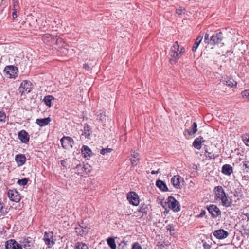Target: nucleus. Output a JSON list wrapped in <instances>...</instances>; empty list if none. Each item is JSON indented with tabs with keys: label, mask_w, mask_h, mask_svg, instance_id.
Wrapping results in <instances>:
<instances>
[{
	"label": "nucleus",
	"mask_w": 249,
	"mask_h": 249,
	"mask_svg": "<svg viewBox=\"0 0 249 249\" xmlns=\"http://www.w3.org/2000/svg\"><path fill=\"white\" fill-rule=\"evenodd\" d=\"M148 210L149 208L148 205L143 203L141 204V207L139 209L138 211L139 212L142 213L143 214H145L146 215L147 214Z\"/></svg>",
	"instance_id": "c756f323"
},
{
	"label": "nucleus",
	"mask_w": 249,
	"mask_h": 249,
	"mask_svg": "<svg viewBox=\"0 0 249 249\" xmlns=\"http://www.w3.org/2000/svg\"><path fill=\"white\" fill-rule=\"evenodd\" d=\"M15 160L18 166L24 165L26 162V158L23 154H18L15 157Z\"/></svg>",
	"instance_id": "dca6fc26"
},
{
	"label": "nucleus",
	"mask_w": 249,
	"mask_h": 249,
	"mask_svg": "<svg viewBox=\"0 0 249 249\" xmlns=\"http://www.w3.org/2000/svg\"><path fill=\"white\" fill-rule=\"evenodd\" d=\"M221 82L224 85H227L231 87H235L237 83L232 79L230 78L229 79H223L221 80Z\"/></svg>",
	"instance_id": "393cba45"
},
{
	"label": "nucleus",
	"mask_w": 249,
	"mask_h": 249,
	"mask_svg": "<svg viewBox=\"0 0 249 249\" xmlns=\"http://www.w3.org/2000/svg\"><path fill=\"white\" fill-rule=\"evenodd\" d=\"M167 204L168 207L174 212H177L180 210L179 202L172 196L168 197Z\"/></svg>",
	"instance_id": "423d86ee"
},
{
	"label": "nucleus",
	"mask_w": 249,
	"mask_h": 249,
	"mask_svg": "<svg viewBox=\"0 0 249 249\" xmlns=\"http://www.w3.org/2000/svg\"><path fill=\"white\" fill-rule=\"evenodd\" d=\"M82 153L85 157H90L92 154V151L87 146H83L82 149Z\"/></svg>",
	"instance_id": "cd10ccee"
},
{
	"label": "nucleus",
	"mask_w": 249,
	"mask_h": 249,
	"mask_svg": "<svg viewBox=\"0 0 249 249\" xmlns=\"http://www.w3.org/2000/svg\"><path fill=\"white\" fill-rule=\"evenodd\" d=\"M84 68L85 69H89V66H88V64H84Z\"/></svg>",
	"instance_id": "13d9d810"
},
{
	"label": "nucleus",
	"mask_w": 249,
	"mask_h": 249,
	"mask_svg": "<svg viewBox=\"0 0 249 249\" xmlns=\"http://www.w3.org/2000/svg\"><path fill=\"white\" fill-rule=\"evenodd\" d=\"M197 125L196 122H194L192 125L188 129L185 130V132L189 135H194L197 131Z\"/></svg>",
	"instance_id": "6ab92c4d"
},
{
	"label": "nucleus",
	"mask_w": 249,
	"mask_h": 249,
	"mask_svg": "<svg viewBox=\"0 0 249 249\" xmlns=\"http://www.w3.org/2000/svg\"><path fill=\"white\" fill-rule=\"evenodd\" d=\"M18 138L24 143H27L29 141V135L24 130H22L18 132Z\"/></svg>",
	"instance_id": "2eb2a0df"
},
{
	"label": "nucleus",
	"mask_w": 249,
	"mask_h": 249,
	"mask_svg": "<svg viewBox=\"0 0 249 249\" xmlns=\"http://www.w3.org/2000/svg\"><path fill=\"white\" fill-rule=\"evenodd\" d=\"M53 99H54V98L52 95H48L44 97V101L47 106L50 107L51 105V101Z\"/></svg>",
	"instance_id": "72a5a7b5"
},
{
	"label": "nucleus",
	"mask_w": 249,
	"mask_h": 249,
	"mask_svg": "<svg viewBox=\"0 0 249 249\" xmlns=\"http://www.w3.org/2000/svg\"><path fill=\"white\" fill-rule=\"evenodd\" d=\"M51 121L50 117H47L43 119H37L36 120V123L40 126H44L47 125Z\"/></svg>",
	"instance_id": "aec40b11"
},
{
	"label": "nucleus",
	"mask_w": 249,
	"mask_h": 249,
	"mask_svg": "<svg viewBox=\"0 0 249 249\" xmlns=\"http://www.w3.org/2000/svg\"><path fill=\"white\" fill-rule=\"evenodd\" d=\"M61 143L63 147L66 148L69 146L72 147L74 141L71 137L64 136L61 139Z\"/></svg>",
	"instance_id": "4468645a"
},
{
	"label": "nucleus",
	"mask_w": 249,
	"mask_h": 249,
	"mask_svg": "<svg viewBox=\"0 0 249 249\" xmlns=\"http://www.w3.org/2000/svg\"><path fill=\"white\" fill-rule=\"evenodd\" d=\"M13 10L14 11H17L18 10V3H17V2L15 0H13Z\"/></svg>",
	"instance_id": "a18cd8bd"
},
{
	"label": "nucleus",
	"mask_w": 249,
	"mask_h": 249,
	"mask_svg": "<svg viewBox=\"0 0 249 249\" xmlns=\"http://www.w3.org/2000/svg\"><path fill=\"white\" fill-rule=\"evenodd\" d=\"M205 213H206L205 211L202 210L201 213L197 215V217H198V218L203 217L205 215Z\"/></svg>",
	"instance_id": "8fccbe9b"
},
{
	"label": "nucleus",
	"mask_w": 249,
	"mask_h": 249,
	"mask_svg": "<svg viewBox=\"0 0 249 249\" xmlns=\"http://www.w3.org/2000/svg\"><path fill=\"white\" fill-rule=\"evenodd\" d=\"M248 162H244L243 163V168H245V169H246V168H249V167H248L247 166V164H248Z\"/></svg>",
	"instance_id": "4d7b16f0"
},
{
	"label": "nucleus",
	"mask_w": 249,
	"mask_h": 249,
	"mask_svg": "<svg viewBox=\"0 0 249 249\" xmlns=\"http://www.w3.org/2000/svg\"><path fill=\"white\" fill-rule=\"evenodd\" d=\"M209 34H207V33L205 34V35L204 36V41L205 42V43H207V44L210 45V39H209Z\"/></svg>",
	"instance_id": "c03bdc74"
},
{
	"label": "nucleus",
	"mask_w": 249,
	"mask_h": 249,
	"mask_svg": "<svg viewBox=\"0 0 249 249\" xmlns=\"http://www.w3.org/2000/svg\"><path fill=\"white\" fill-rule=\"evenodd\" d=\"M0 206V213L3 215L6 214L8 213L7 208L4 207V205L2 203Z\"/></svg>",
	"instance_id": "e433bc0d"
},
{
	"label": "nucleus",
	"mask_w": 249,
	"mask_h": 249,
	"mask_svg": "<svg viewBox=\"0 0 249 249\" xmlns=\"http://www.w3.org/2000/svg\"><path fill=\"white\" fill-rule=\"evenodd\" d=\"M223 34L221 32H217L211 36L210 42L211 45H224Z\"/></svg>",
	"instance_id": "7ed1b4c3"
},
{
	"label": "nucleus",
	"mask_w": 249,
	"mask_h": 249,
	"mask_svg": "<svg viewBox=\"0 0 249 249\" xmlns=\"http://www.w3.org/2000/svg\"><path fill=\"white\" fill-rule=\"evenodd\" d=\"M74 249H88V247L86 244L78 242L76 243Z\"/></svg>",
	"instance_id": "2f4dec72"
},
{
	"label": "nucleus",
	"mask_w": 249,
	"mask_h": 249,
	"mask_svg": "<svg viewBox=\"0 0 249 249\" xmlns=\"http://www.w3.org/2000/svg\"><path fill=\"white\" fill-rule=\"evenodd\" d=\"M75 230L78 235L82 236L85 235L88 231V229L87 227H84L80 225L75 228Z\"/></svg>",
	"instance_id": "f3484780"
},
{
	"label": "nucleus",
	"mask_w": 249,
	"mask_h": 249,
	"mask_svg": "<svg viewBox=\"0 0 249 249\" xmlns=\"http://www.w3.org/2000/svg\"><path fill=\"white\" fill-rule=\"evenodd\" d=\"M241 94L243 98L249 99V90H245L242 91Z\"/></svg>",
	"instance_id": "ea45409f"
},
{
	"label": "nucleus",
	"mask_w": 249,
	"mask_h": 249,
	"mask_svg": "<svg viewBox=\"0 0 249 249\" xmlns=\"http://www.w3.org/2000/svg\"><path fill=\"white\" fill-rule=\"evenodd\" d=\"M86 168H83L84 169V172H86V173H87L88 172H89L90 171V166L89 165V167H85Z\"/></svg>",
	"instance_id": "5fc2aeb1"
},
{
	"label": "nucleus",
	"mask_w": 249,
	"mask_h": 249,
	"mask_svg": "<svg viewBox=\"0 0 249 249\" xmlns=\"http://www.w3.org/2000/svg\"><path fill=\"white\" fill-rule=\"evenodd\" d=\"M233 172L232 167L230 164H225L222 167V173L226 175L230 176Z\"/></svg>",
	"instance_id": "412c9836"
},
{
	"label": "nucleus",
	"mask_w": 249,
	"mask_h": 249,
	"mask_svg": "<svg viewBox=\"0 0 249 249\" xmlns=\"http://www.w3.org/2000/svg\"><path fill=\"white\" fill-rule=\"evenodd\" d=\"M132 249H142V247L139 243L135 242L132 245Z\"/></svg>",
	"instance_id": "79ce46f5"
},
{
	"label": "nucleus",
	"mask_w": 249,
	"mask_h": 249,
	"mask_svg": "<svg viewBox=\"0 0 249 249\" xmlns=\"http://www.w3.org/2000/svg\"><path fill=\"white\" fill-rule=\"evenodd\" d=\"M185 52V49L183 47H180L176 41L171 47L169 52V55L176 60H178Z\"/></svg>",
	"instance_id": "f03ea898"
},
{
	"label": "nucleus",
	"mask_w": 249,
	"mask_h": 249,
	"mask_svg": "<svg viewBox=\"0 0 249 249\" xmlns=\"http://www.w3.org/2000/svg\"><path fill=\"white\" fill-rule=\"evenodd\" d=\"M91 133L90 127L88 124H87L84 127L83 132L82 135H84L86 138L89 139H90Z\"/></svg>",
	"instance_id": "bb28decb"
},
{
	"label": "nucleus",
	"mask_w": 249,
	"mask_h": 249,
	"mask_svg": "<svg viewBox=\"0 0 249 249\" xmlns=\"http://www.w3.org/2000/svg\"><path fill=\"white\" fill-rule=\"evenodd\" d=\"M6 249H22V246L15 240L11 239L5 244Z\"/></svg>",
	"instance_id": "f8f14e48"
},
{
	"label": "nucleus",
	"mask_w": 249,
	"mask_h": 249,
	"mask_svg": "<svg viewBox=\"0 0 249 249\" xmlns=\"http://www.w3.org/2000/svg\"><path fill=\"white\" fill-rule=\"evenodd\" d=\"M185 11L184 8H180L179 9H177L176 10V13L178 15H181L182 13H184Z\"/></svg>",
	"instance_id": "49530a36"
},
{
	"label": "nucleus",
	"mask_w": 249,
	"mask_h": 249,
	"mask_svg": "<svg viewBox=\"0 0 249 249\" xmlns=\"http://www.w3.org/2000/svg\"><path fill=\"white\" fill-rule=\"evenodd\" d=\"M207 209L213 218H216L218 216L221 215V211L215 205L211 204L209 206H207Z\"/></svg>",
	"instance_id": "0eeeda50"
},
{
	"label": "nucleus",
	"mask_w": 249,
	"mask_h": 249,
	"mask_svg": "<svg viewBox=\"0 0 249 249\" xmlns=\"http://www.w3.org/2000/svg\"><path fill=\"white\" fill-rule=\"evenodd\" d=\"M16 13H17V11H14L12 13V17H13V18H16L17 17V15Z\"/></svg>",
	"instance_id": "6e6d98bb"
},
{
	"label": "nucleus",
	"mask_w": 249,
	"mask_h": 249,
	"mask_svg": "<svg viewBox=\"0 0 249 249\" xmlns=\"http://www.w3.org/2000/svg\"><path fill=\"white\" fill-rule=\"evenodd\" d=\"M85 167H89V165L84 164V163L81 164L80 163L79 164H77L75 168L76 173L78 175H82L84 172L83 168H86Z\"/></svg>",
	"instance_id": "a878e982"
},
{
	"label": "nucleus",
	"mask_w": 249,
	"mask_h": 249,
	"mask_svg": "<svg viewBox=\"0 0 249 249\" xmlns=\"http://www.w3.org/2000/svg\"><path fill=\"white\" fill-rule=\"evenodd\" d=\"M214 199L220 202L221 205L225 207H231L232 199L227 194L221 186H215L213 189Z\"/></svg>",
	"instance_id": "f257e3e1"
},
{
	"label": "nucleus",
	"mask_w": 249,
	"mask_h": 249,
	"mask_svg": "<svg viewBox=\"0 0 249 249\" xmlns=\"http://www.w3.org/2000/svg\"><path fill=\"white\" fill-rule=\"evenodd\" d=\"M112 150L111 148H103L100 151V153L105 155L106 153L110 152Z\"/></svg>",
	"instance_id": "37998d69"
},
{
	"label": "nucleus",
	"mask_w": 249,
	"mask_h": 249,
	"mask_svg": "<svg viewBox=\"0 0 249 249\" xmlns=\"http://www.w3.org/2000/svg\"><path fill=\"white\" fill-rule=\"evenodd\" d=\"M203 247L204 249H210L211 248V246L209 244L207 243L206 242H205L204 243H203Z\"/></svg>",
	"instance_id": "3c124183"
},
{
	"label": "nucleus",
	"mask_w": 249,
	"mask_h": 249,
	"mask_svg": "<svg viewBox=\"0 0 249 249\" xmlns=\"http://www.w3.org/2000/svg\"><path fill=\"white\" fill-rule=\"evenodd\" d=\"M54 38L57 40L55 44H60L63 41V39L61 38L58 37L57 36H54Z\"/></svg>",
	"instance_id": "de8ad7c7"
},
{
	"label": "nucleus",
	"mask_w": 249,
	"mask_h": 249,
	"mask_svg": "<svg viewBox=\"0 0 249 249\" xmlns=\"http://www.w3.org/2000/svg\"><path fill=\"white\" fill-rule=\"evenodd\" d=\"M28 181V179L24 178L21 179H19L17 183L20 186H25L27 184Z\"/></svg>",
	"instance_id": "c9c22d12"
},
{
	"label": "nucleus",
	"mask_w": 249,
	"mask_h": 249,
	"mask_svg": "<svg viewBox=\"0 0 249 249\" xmlns=\"http://www.w3.org/2000/svg\"><path fill=\"white\" fill-rule=\"evenodd\" d=\"M156 185L160 190L162 191L166 192L168 191V189L166 183L161 180H157L156 182Z\"/></svg>",
	"instance_id": "b1692460"
},
{
	"label": "nucleus",
	"mask_w": 249,
	"mask_h": 249,
	"mask_svg": "<svg viewBox=\"0 0 249 249\" xmlns=\"http://www.w3.org/2000/svg\"><path fill=\"white\" fill-rule=\"evenodd\" d=\"M241 137L244 143L249 147V133H245L242 135Z\"/></svg>",
	"instance_id": "473e14b6"
},
{
	"label": "nucleus",
	"mask_w": 249,
	"mask_h": 249,
	"mask_svg": "<svg viewBox=\"0 0 249 249\" xmlns=\"http://www.w3.org/2000/svg\"><path fill=\"white\" fill-rule=\"evenodd\" d=\"M127 199L129 203L134 206H138L139 204V196L135 192L128 193Z\"/></svg>",
	"instance_id": "6e6552de"
},
{
	"label": "nucleus",
	"mask_w": 249,
	"mask_h": 249,
	"mask_svg": "<svg viewBox=\"0 0 249 249\" xmlns=\"http://www.w3.org/2000/svg\"><path fill=\"white\" fill-rule=\"evenodd\" d=\"M8 196L10 200L13 202H18L21 199L20 195L15 190H9Z\"/></svg>",
	"instance_id": "9b49d317"
},
{
	"label": "nucleus",
	"mask_w": 249,
	"mask_h": 249,
	"mask_svg": "<svg viewBox=\"0 0 249 249\" xmlns=\"http://www.w3.org/2000/svg\"><path fill=\"white\" fill-rule=\"evenodd\" d=\"M160 172V169H158L157 171H154V170L152 171L151 173L152 174H159Z\"/></svg>",
	"instance_id": "864d4df0"
},
{
	"label": "nucleus",
	"mask_w": 249,
	"mask_h": 249,
	"mask_svg": "<svg viewBox=\"0 0 249 249\" xmlns=\"http://www.w3.org/2000/svg\"><path fill=\"white\" fill-rule=\"evenodd\" d=\"M234 196H237V195H236V194H234Z\"/></svg>",
	"instance_id": "bf43d9fd"
},
{
	"label": "nucleus",
	"mask_w": 249,
	"mask_h": 249,
	"mask_svg": "<svg viewBox=\"0 0 249 249\" xmlns=\"http://www.w3.org/2000/svg\"><path fill=\"white\" fill-rule=\"evenodd\" d=\"M213 235L217 239L222 240L226 238L229 235V233L224 229H219L213 232Z\"/></svg>",
	"instance_id": "ddd939ff"
},
{
	"label": "nucleus",
	"mask_w": 249,
	"mask_h": 249,
	"mask_svg": "<svg viewBox=\"0 0 249 249\" xmlns=\"http://www.w3.org/2000/svg\"><path fill=\"white\" fill-rule=\"evenodd\" d=\"M203 39V36H199L196 38V39L195 42L192 47V51L193 52L196 51L197 48H198L199 44L201 42L202 40Z\"/></svg>",
	"instance_id": "c85d7f7f"
},
{
	"label": "nucleus",
	"mask_w": 249,
	"mask_h": 249,
	"mask_svg": "<svg viewBox=\"0 0 249 249\" xmlns=\"http://www.w3.org/2000/svg\"><path fill=\"white\" fill-rule=\"evenodd\" d=\"M107 242L108 246L111 249H116V245L115 242V240L113 238H109L107 239Z\"/></svg>",
	"instance_id": "7c9ffc66"
},
{
	"label": "nucleus",
	"mask_w": 249,
	"mask_h": 249,
	"mask_svg": "<svg viewBox=\"0 0 249 249\" xmlns=\"http://www.w3.org/2000/svg\"><path fill=\"white\" fill-rule=\"evenodd\" d=\"M68 160L66 159L61 161V164L62 166L66 168H69L70 167V165L68 164Z\"/></svg>",
	"instance_id": "4c0bfd02"
},
{
	"label": "nucleus",
	"mask_w": 249,
	"mask_h": 249,
	"mask_svg": "<svg viewBox=\"0 0 249 249\" xmlns=\"http://www.w3.org/2000/svg\"><path fill=\"white\" fill-rule=\"evenodd\" d=\"M53 233L48 231H45L43 237V240L47 247L50 248L55 244V240L53 239Z\"/></svg>",
	"instance_id": "39448f33"
},
{
	"label": "nucleus",
	"mask_w": 249,
	"mask_h": 249,
	"mask_svg": "<svg viewBox=\"0 0 249 249\" xmlns=\"http://www.w3.org/2000/svg\"><path fill=\"white\" fill-rule=\"evenodd\" d=\"M18 68L13 65L7 66L4 70L5 75L10 78L16 77L18 75Z\"/></svg>",
	"instance_id": "20e7f679"
},
{
	"label": "nucleus",
	"mask_w": 249,
	"mask_h": 249,
	"mask_svg": "<svg viewBox=\"0 0 249 249\" xmlns=\"http://www.w3.org/2000/svg\"><path fill=\"white\" fill-rule=\"evenodd\" d=\"M54 36H52L49 34H46L42 36V40L46 45L52 46L55 44L57 40L54 38Z\"/></svg>",
	"instance_id": "9d476101"
},
{
	"label": "nucleus",
	"mask_w": 249,
	"mask_h": 249,
	"mask_svg": "<svg viewBox=\"0 0 249 249\" xmlns=\"http://www.w3.org/2000/svg\"><path fill=\"white\" fill-rule=\"evenodd\" d=\"M241 234L244 236H249V228L247 227L243 226V230L241 231Z\"/></svg>",
	"instance_id": "f704fd0d"
},
{
	"label": "nucleus",
	"mask_w": 249,
	"mask_h": 249,
	"mask_svg": "<svg viewBox=\"0 0 249 249\" xmlns=\"http://www.w3.org/2000/svg\"><path fill=\"white\" fill-rule=\"evenodd\" d=\"M205 151L207 153V154L205 155L206 157L209 158L210 159L215 158V156L213 153L208 152L207 150H205Z\"/></svg>",
	"instance_id": "a19ab883"
},
{
	"label": "nucleus",
	"mask_w": 249,
	"mask_h": 249,
	"mask_svg": "<svg viewBox=\"0 0 249 249\" xmlns=\"http://www.w3.org/2000/svg\"><path fill=\"white\" fill-rule=\"evenodd\" d=\"M131 158L130 160L131 161V164L134 166L137 165L139 161V154L134 151L131 155Z\"/></svg>",
	"instance_id": "5701e85b"
},
{
	"label": "nucleus",
	"mask_w": 249,
	"mask_h": 249,
	"mask_svg": "<svg viewBox=\"0 0 249 249\" xmlns=\"http://www.w3.org/2000/svg\"><path fill=\"white\" fill-rule=\"evenodd\" d=\"M31 85H32V84L31 83V82H28L26 80L23 81L21 83V84L18 89V90L20 92L22 93V94L25 93H28L31 90V89H32Z\"/></svg>",
	"instance_id": "1a4fd4ad"
},
{
	"label": "nucleus",
	"mask_w": 249,
	"mask_h": 249,
	"mask_svg": "<svg viewBox=\"0 0 249 249\" xmlns=\"http://www.w3.org/2000/svg\"><path fill=\"white\" fill-rule=\"evenodd\" d=\"M0 121L1 122H6V114L4 111L0 110Z\"/></svg>",
	"instance_id": "58836bf2"
},
{
	"label": "nucleus",
	"mask_w": 249,
	"mask_h": 249,
	"mask_svg": "<svg viewBox=\"0 0 249 249\" xmlns=\"http://www.w3.org/2000/svg\"><path fill=\"white\" fill-rule=\"evenodd\" d=\"M181 177L179 175L174 176L171 178V182L172 185L176 188L178 189L180 188V180Z\"/></svg>",
	"instance_id": "a211bd4d"
},
{
	"label": "nucleus",
	"mask_w": 249,
	"mask_h": 249,
	"mask_svg": "<svg viewBox=\"0 0 249 249\" xmlns=\"http://www.w3.org/2000/svg\"><path fill=\"white\" fill-rule=\"evenodd\" d=\"M167 230L168 231H171L174 230V229L172 226H171L170 225H169L167 226Z\"/></svg>",
	"instance_id": "603ef678"
},
{
	"label": "nucleus",
	"mask_w": 249,
	"mask_h": 249,
	"mask_svg": "<svg viewBox=\"0 0 249 249\" xmlns=\"http://www.w3.org/2000/svg\"><path fill=\"white\" fill-rule=\"evenodd\" d=\"M0 205H1V202H0Z\"/></svg>",
	"instance_id": "052dcab7"
},
{
	"label": "nucleus",
	"mask_w": 249,
	"mask_h": 249,
	"mask_svg": "<svg viewBox=\"0 0 249 249\" xmlns=\"http://www.w3.org/2000/svg\"><path fill=\"white\" fill-rule=\"evenodd\" d=\"M204 141L203 138L201 136H199L194 140L193 145L195 148L200 149L201 147L202 143H203Z\"/></svg>",
	"instance_id": "4be33fe9"
},
{
	"label": "nucleus",
	"mask_w": 249,
	"mask_h": 249,
	"mask_svg": "<svg viewBox=\"0 0 249 249\" xmlns=\"http://www.w3.org/2000/svg\"><path fill=\"white\" fill-rule=\"evenodd\" d=\"M98 116L99 117V119L101 121H103L105 118V115L104 114L103 112L100 113V114L98 115Z\"/></svg>",
	"instance_id": "09e8293b"
}]
</instances>
